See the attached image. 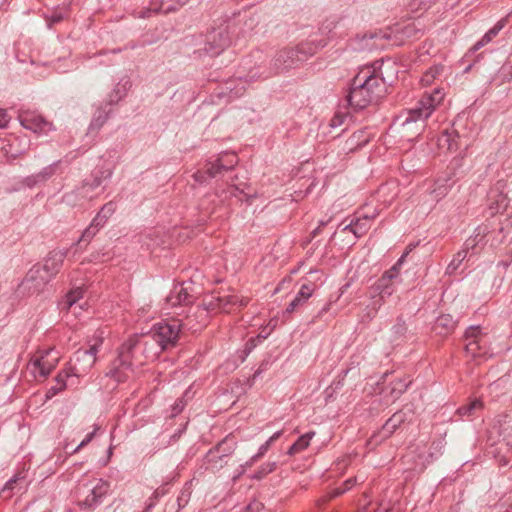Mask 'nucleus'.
<instances>
[{
    "instance_id": "nucleus-1",
    "label": "nucleus",
    "mask_w": 512,
    "mask_h": 512,
    "mask_svg": "<svg viewBox=\"0 0 512 512\" xmlns=\"http://www.w3.org/2000/svg\"><path fill=\"white\" fill-rule=\"evenodd\" d=\"M154 344L147 343L144 335L134 334L124 341L117 350V357L111 362L106 377L117 383L128 379L127 372L134 365H144L148 360L155 359Z\"/></svg>"
},
{
    "instance_id": "nucleus-2",
    "label": "nucleus",
    "mask_w": 512,
    "mask_h": 512,
    "mask_svg": "<svg viewBox=\"0 0 512 512\" xmlns=\"http://www.w3.org/2000/svg\"><path fill=\"white\" fill-rule=\"evenodd\" d=\"M109 167H96L91 174L70 192L63 195L62 201L69 206H82L84 203L97 198L104 190L103 182L112 177Z\"/></svg>"
},
{
    "instance_id": "nucleus-3",
    "label": "nucleus",
    "mask_w": 512,
    "mask_h": 512,
    "mask_svg": "<svg viewBox=\"0 0 512 512\" xmlns=\"http://www.w3.org/2000/svg\"><path fill=\"white\" fill-rule=\"evenodd\" d=\"M444 93L440 89H435L431 94H425L415 104L414 107L403 113L402 126L410 128L415 125V135L419 136L425 129V122L431 116L436 106L443 100Z\"/></svg>"
},
{
    "instance_id": "nucleus-4",
    "label": "nucleus",
    "mask_w": 512,
    "mask_h": 512,
    "mask_svg": "<svg viewBox=\"0 0 512 512\" xmlns=\"http://www.w3.org/2000/svg\"><path fill=\"white\" fill-rule=\"evenodd\" d=\"M326 45L325 40H320L317 45H314L313 42H307L301 43L295 48H284L278 51L271 60L273 73L277 74L298 66Z\"/></svg>"
},
{
    "instance_id": "nucleus-5",
    "label": "nucleus",
    "mask_w": 512,
    "mask_h": 512,
    "mask_svg": "<svg viewBox=\"0 0 512 512\" xmlns=\"http://www.w3.org/2000/svg\"><path fill=\"white\" fill-rule=\"evenodd\" d=\"M181 324L177 320L162 321L154 324L144 335L147 343L154 344L155 359L163 352L177 346L180 339Z\"/></svg>"
},
{
    "instance_id": "nucleus-6",
    "label": "nucleus",
    "mask_w": 512,
    "mask_h": 512,
    "mask_svg": "<svg viewBox=\"0 0 512 512\" xmlns=\"http://www.w3.org/2000/svg\"><path fill=\"white\" fill-rule=\"evenodd\" d=\"M394 63L387 61H375L372 70L361 71L357 75H362L361 82L367 87L369 93L378 102L387 93V86L393 82V77L386 76L389 70H394Z\"/></svg>"
},
{
    "instance_id": "nucleus-7",
    "label": "nucleus",
    "mask_w": 512,
    "mask_h": 512,
    "mask_svg": "<svg viewBox=\"0 0 512 512\" xmlns=\"http://www.w3.org/2000/svg\"><path fill=\"white\" fill-rule=\"evenodd\" d=\"M407 254L408 251H406L388 271L384 272L371 287L372 298L374 300L372 302V308L366 314L369 320L375 318L378 309L384 304L385 298L395 292L394 280L398 277L399 267Z\"/></svg>"
},
{
    "instance_id": "nucleus-8",
    "label": "nucleus",
    "mask_w": 512,
    "mask_h": 512,
    "mask_svg": "<svg viewBox=\"0 0 512 512\" xmlns=\"http://www.w3.org/2000/svg\"><path fill=\"white\" fill-rule=\"evenodd\" d=\"M237 162L238 157L235 153L225 152L220 154L215 160L208 161L205 165V170H198L193 174V178L197 183L203 184L208 178H218L231 171Z\"/></svg>"
},
{
    "instance_id": "nucleus-9",
    "label": "nucleus",
    "mask_w": 512,
    "mask_h": 512,
    "mask_svg": "<svg viewBox=\"0 0 512 512\" xmlns=\"http://www.w3.org/2000/svg\"><path fill=\"white\" fill-rule=\"evenodd\" d=\"M230 43V25L228 22H225L207 32L204 47L197 52L199 56L204 52V54L210 57H216L220 55Z\"/></svg>"
},
{
    "instance_id": "nucleus-10",
    "label": "nucleus",
    "mask_w": 512,
    "mask_h": 512,
    "mask_svg": "<svg viewBox=\"0 0 512 512\" xmlns=\"http://www.w3.org/2000/svg\"><path fill=\"white\" fill-rule=\"evenodd\" d=\"M465 352L472 359L485 360L492 354L490 352L487 334L482 331L480 326H470L464 334Z\"/></svg>"
},
{
    "instance_id": "nucleus-11",
    "label": "nucleus",
    "mask_w": 512,
    "mask_h": 512,
    "mask_svg": "<svg viewBox=\"0 0 512 512\" xmlns=\"http://www.w3.org/2000/svg\"><path fill=\"white\" fill-rule=\"evenodd\" d=\"M102 343L100 340L92 344L88 349H78L72 358L73 365L68 369L75 378L85 375L95 364L98 347Z\"/></svg>"
},
{
    "instance_id": "nucleus-12",
    "label": "nucleus",
    "mask_w": 512,
    "mask_h": 512,
    "mask_svg": "<svg viewBox=\"0 0 512 512\" xmlns=\"http://www.w3.org/2000/svg\"><path fill=\"white\" fill-rule=\"evenodd\" d=\"M361 80L362 75H356L346 95L348 105L354 110H362L372 103H377Z\"/></svg>"
},
{
    "instance_id": "nucleus-13",
    "label": "nucleus",
    "mask_w": 512,
    "mask_h": 512,
    "mask_svg": "<svg viewBox=\"0 0 512 512\" xmlns=\"http://www.w3.org/2000/svg\"><path fill=\"white\" fill-rule=\"evenodd\" d=\"M50 281L49 276H46L40 269V264H36L27 272L19 288L29 295L38 294Z\"/></svg>"
},
{
    "instance_id": "nucleus-14",
    "label": "nucleus",
    "mask_w": 512,
    "mask_h": 512,
    "mask_svg": "<svg viewBox=\"0 0 512 512\" xmlns=\"http://www.w3.org/2000/svg\"><path fill=\"white\" fill-rule=\"evenodd\" d=\"M55 352L54 348H48L45 350H39V356L31 359L28 367L31 368L32 373L35 377L40 376L42 379L47 378L51 371L55 368L59 361V353H55L53 357V363H50L49 356Z\"/></svg>"
},
{
    "instance_id": "nucleus-15",
    "label": "nucleus",
    "mask_w": 512,
    "mask_h": 512,
    "mask_svg": "<svg viewBox=\"0 0 512 512\" xmlns=\"http://www.w3.org/2000/svg\"><path fill=\"white\" fill-rule=\"evenodd\" d=\"M109 483L99 479L96 484L89 489V493L83 500L78 501V507L82 511L91 512L102 503L103 498L108 494Z\"/></svg>"
},
{
    "instance_id": "nucleus-16",
    "label": "nucleus",
    "mask_w": 512,
    "mask_h": 512,
    "mask_svg": "<svg viewBox=\"0 0 512 512\" xmlns=\"http://www.w3.org/2000/svg\"><path fill=\"white\" fill-rule=\"evenodd\" d=\"M191 284L185 286V283L174 285L169 295L166 297V303L171 307L186 306L194 302L195 297L190 292Z\"/></svg>"
},
{
    "instance_id": "nucleus-17",
    "label": "nucleus",
    "mask_w": 512,
    "mask_h": 512,
    "mask_svg": "<svg viewBox=\"0 0 512 512\" xmlns=\"http://www.w3.org/2000/svg\"><path fill=\"white\" fill-rule=\"evenodd\" d=\"M248 304L247 298H240L236 294L229 295H218L213 296L211 300L206 304L207 309H220L224 312H230L235 306H246Z\"/></svg>"
},
{
    "instance_id": "nucleus-18",
    "label": "nucleus",
    "mask_w": 512,
    "mask_h": 512,
    "mask_svg": "<svg viewBox=\"0 0 512 512\" xmlns=\"http://www.w3.org/2000/svg\"><path fill=\"white\" fill-rule=\"evenodd\" d=\"M20 124L35 133H46L51 130L52 124L46 121L41 115L30 112H23L19 115Z\"/></svg>"
},
{
    "instance_id": "nucleus-19",
    "label": "nucleus",
    "mask_w": 512,
    "mask_h": 512,
    "mask_svg": "<svg viewBox=\"0 0 512 512\" xmlns=\"http://www.w3.org/2000/svg\"><path fill=\"white\" fill-rule=\"evenodd\" d=\"M66 255L67 250H53L45 258L44 264L40 265V269L46 276H49L50 280L60 271Z\"/></svg>"
},
{
    "instance_id": "nucleus-20",
    "label": "nucleus",
    "mask_w": 512,
    "mask_h": 512,
    "mask_svg": "<svg viewBox=\"0 0 512 512\" xmlns=\"http://www.w3.org/2000/svg\"><path fill=\"white\" fill-rule=\"evenodd\" d=\"M452 175V171H446L444 175L434 181L429 192L434 201L438 202L448 194L449 190L454 185Z\"/></svg>"
},
{
    "instance_id": "nucleus-21",
    "label": "nucleus",
    "mask_w": 512,
    "mask_h": 512,
    "mask_svg": "<svg viewBox=\"0 0 512 512\" xmlns=\"http://www.w3.org/2000/svg\"><path fill=\"white\" fill-rule=\"evenodd\" d=\"M73 377H75V376L68 368L60 371L55 378L56 385L51 386L48 389V391L46 393V397L52 398L55 395H57L59 392L63 391L66 387L75 385L76 382L73 380Z\"/></svg>"
},
{
    "instance_id": "nucleus-22",
    "label": "nucleus",
    "mask_w": 512,
    "mask_h": 512,
    "mask_svg": "<svg viewBox=\"0 0 512 512\" xmlns=\"http://www.w3.org/2000/svg\"><path fill=\"white\" fill-rule=\"evenodd\" d=\"M313 292L314 284H303L294 299L287 305L285 312L292 313L303 307Z\"/></svg>"
},
{
    "instance_id": "nucleus-23",
    "label": "nucleus",
    "mask_w": 512,
    "mask_h": 512,
    "mask_svg": "<svg viewBox=\"0 0 512 512\" xmlns=\"http://www.w3.org/2000/svg\"><path fill=\"white\" fill-rule=\"evenodd\" d=\"M406 420V412L403 410L395 412L382 426L380 433L383 434V438L390 437Z\"/></svg>"
},
{
    "instance_id": "nucleus-24",
    "label": "nucleus",
    "mask_w": 512,
    "mask_h": 512,
    "mask_svg": "<svg viewBox=\"0 0 512 512\" xmlns=\"http://www.w3.org/2000/svg\"><path fill=\"white\" fill-rule=\"evenodd\" d=\"M507 24V18L500 19L491 29H489L480 40H478L469 50V53H475L487 45Z\"/></svg>"
},
{
    "instance_id": "nucleus-25",
    "label": "nucleus",
    "mask_w": 512,
    "mask_h": 512,
    "mask_svg": "<svg viewBox=\"0 0 512 512\" xmlns=\"http://www.w3.org/2000/svg\"><path fill=\"white\" fill-rule=\"evenodd\" d=\"M131 87V82L128 78H123L115 86V88L108 94L105 102L106 106H113L121 101L127 94V91Z\"/></svg>"
},
{
    "instance_id": "nucleus-26",
    "label": "nucleus",
    "mask_w": 512,
    "mask_h": 512,
    "mask_svg": "<svg viewBox=\"0 0 512 512\" xmlns=\"http://www.w3.org/2000/svg\"><path fill=\"white\" fill-rule=\"evenodd\" d=\"M489 209L492 214L503 212L507 209L509 199L507 195L500 192L498 189H492L489 193Z\"/></svg>"
},
{
    "instance_id": "nucleus-27",
    "label": "nucleus",
    "mask_w": 512,
    "mask_h": 512,
    "mask_svg": "<svg viewBox=\"0 0 512 512\" xmlns=\"http://www.w3.org/2000/svg\"><path fill=\"white\" fill-rule=\"evenodd\" d=\"M116 210L114 202L110 201L104 204L97 215L92 219L90 225L95 229L100 230L106 224L107 220L113 215Z\"/></svg>"
},
{
    "instance_id": "nucleus-28",
    "label": "nucleus",
    "mask_w": 512,
    "mask_h": 512,
    "mask_svg": "<svg viewBox=\"0 0 512 512\" xmlns=\"http://www.w3.org/2000/svg\"><path fill=\"white\" fill-rule=\"evenodd\" d=\"M171 3L166 2V0H160V5L154 8H148L145 11L141 12V17H149L151 12H163L169 13L172 11H176L180 6H183L188 2V0H170Z\"/></svg>"
},
{
    "instance_id": "nucleus-29",
    "label": "nucleus",
    "mask_w": 512,
    "mask_h": 512,
    "mask_svg": "<svg viewBox=\"0 0 512 512\" xmlns=\"http://www.w3.org/2000/svg\"><path fill=\"white\" fill-rule=\"evenodd\" d=\"M457 322L450 314H443L439 316L434 324V330L437 334L446 336L454 331Z\"/></svg>"
},
{
    "instance_id": "nucleus-30",
    "label": "nucleus",
    "mask_w": 512,
    "mask_h": 512,
    "mask_svg": "<svg viewBox=\"0 0 512 512\" xmlns=\"http://www.w3.org/2000/svg\"><path fill=\"white\" fill-rule=\"evenodd\" d=\"M460 139L461 137L455 129L446 130L439 138V145L441 147L447 146L449 151H457L461 146Z\"/></svg>"
},
{
    "instance_id": "nucleus-31",
    "label": "nucleus",
    "mask_w": 512,
    "mask_h": 512,
    "mask_svg": "<svg viewBox=\"0 0 512 512\" xmlns=\"http://www.w3.org/2000/svg\"><path fill=\"white\" fill-rule=\"evenodd\" d=\"M237 448V441L234 436L231 434L226 436L224 439H222L220 442H218L214 447L211 449L215 452H218L221 454L222 457H229L231 456Z\"/></svg>"
},
{
    "instance_id": "nucleus-32",
    "label": "nucleus",
    "mask_w": 512,
    "mask_h": 512,
    "mask_svg": "<svg viewBox=\"0 0 512 512\" xmlns=\"http://www.w3.org/2000/svg\"><path fill=\"white\" fill-rule=\"evenodd\" d=\"M106 108V104L97 108L89 125L90 132L100 130L101 127L106 123L111 113V109Z\"/></svg>"
},
{
    "instance_id": "nucleus-33",
    "label": "nucleus",
    "mask_w": 512,
    "mask_h": 512,
    "mask_svg": "<svg viewBox=\"0 0 512 512\" xmlns=\"http://www.w3.org/2000/svg\"><path fill=\"white\" fill-rule=\"evenodd\" d=\"M411 380L396 379L390 383L385 392L394 400L398 399L410 386Z\"/></svg>"
},
{
    "instance_id": "nucleus-34",
    "label": "nucleus",
    "mask_w": 512,
    "mask_h": 512,
    "mask_svg": "<svg viewBox=\"0 0 512 512\" xmlns=\"http://www.w3.org/2000/svg\"><path fill=\"white\" fill-rule=\"evenodd\" d=\"M314 435V431H310L305 433L304 435H301L288 449L287 454L289 456H293L304 451L309 446L310 441Z\"/></svg>"
},
{
    "instance_id": "nucleus-35",
    "label": "nucleus",
    "mask_w": 512,
    "mask_h": 512,
    "mask_svg": "<svg viewBox=\"0 0 512 512\" xmlns=\"http://www.w3.org/2000/svg\"><path fill=\"white\" fill-rule=\"evenodd\" d=\"M483 407L482 401L475 399L465 405H462L456 410V414L460 418H470L476 414L478 410H481Z\"/></svg>"
},
{
    "instance_id": "nucleus-36",
    "label": "nucleus",
    "mask_w": 512,
    "mask_h": 512,
    "mask_svg": "<svg viewBox=\"0 0 512 512\" xmlns=\"http://www.w3.org/2000/svg\"><path fill=\"white\" fill-rule=\"evenodd\" d=\"M204 460L213 471H218L227 464L226 458L212 449L206 453Z\"/></svg>"
},
{
    "instance_id": "nucleus-37",
    "label": "nucleus",
    "mask_w": 512,
    "mask_h": 512,
    "mask_svg": "<svg viewBox=\"0 0 512 512\" xmlns=\"http://www.w3.org/2000/svg\"><path fill=\"white\" fill-rule=\"evenodd\" d=\"M236 81L237 80H232V79L226 81L224 84V87L220 88L219 90H218V88L215 89L213 94L216 97H218L219 99L225 98V97H227L228 99H231V98L237 96L239 91L234 92V90L236 89V86H235Z\"/></svg>"
},
{
    "instance_id": "nucleus-38",
    "label": "nucleus",
    "mask_w": 512,
    "mask_h": 512,
    "mask_svg": "<svg viewBox=\"0 0 512 512\" xmlns=\"http://www.w3.org/2000/svg\"><path fill=\"white\" fill-rule=\"evenodd\" d=\"M24 476H22L21 473L15 474L12 478H10L4 485V487L1 490V496L3 498H11L14 494V489L17 486L18 482L20 480H23Z\"/></svg>"
},
{
    "instance_id": "nucleus-39",
    "label": "nucleus",
    "mask_w": 512,
    "mask_h": 512,
    "mask_svg": "<svg viewBox=\"0 0 512 512\" xmlns=\"http://www.w3.org/2000/svg\"><path fill=\"white\" fill-rule=\"evenodd\" d=\"M408 331V327L403 316H398L396 318V323L392 326L391 332L393 335V340H398L406 335Z\"/></svg>"
},
{
    "instance_id": "nucleus-40",
    "label": "nucleus",
    "mask_w": 512,
    "mask_h": 512,
    "mask_svg": "<svg viewBox=\"0 0 512 512\" xmlns=\"http://www.w3.org/2000/svg\"><path fill=\"white\" fill-rule=\"evenodd\" d=\"M167 485H168V483L160 486L153 492L152 496L148 500V503L146 505L144 512H150L153 509V507L156 505L157 501L161 497H163L164 495H166L168 493Z\"/></svg>"
},
{
    "instance_id": "nucleus-41",
    "label": "nucleus",
    "mask_w": 512,
    "mask_h": 512,
    "mask_svg": "<svg viewBox=\"0 0 512 512\" xmlns=\"http://www.w3.org/2000/svg\"><path fill=\"white\" fill-rule=\"evenodd\" d=\"M467 257V251L466 250H460L456 255H454L451 262L448 264L446 268V274L452 275L454 274L461 263L465 260Z\"/></svg>"
},
{
    "instance_id": "nucleus-42",
    "label": "nucleus",
    "mask_w": 512,
    "mask_h": 512,
    "mask_svg": "<svg viewBox=\"0 0 512 512\" xmlns=\"http://www.w3.org/2000/svg\"><path fill=\"white\" fill-rule=\"evenodd\" d=\"M276 462H268L261 465V467L255 471V473L251 476L252 480H262L265 476L272 473L276 469Z\"/></svg>"
},
{
    "instance_id": "nucleus-43",
    "label": "nucleus",
    "mask_w": 512,
    "mask_h": 512,
    "mask_svg": "<svg viewBox=\"0 0 512 512\" xmlns=\"http://www.w3.org/2000/svg\"><path fill=\"white\" fill-rule=\"evenodd\" d=\"M57 165V162L53 163L44 167L39 173H37V177L40 179V181L45 182L50 179L55 174Z\"/></svg>"
},
{
    "instance_id": "nucleus-44",
    "label": "nucleus",
    "mask_w": 512,
    "mask_h": 512,
    "mask_svg": "<svg viewBox=\"0 0 512 512\" xmlns=\"http://www.w3.org/2000/svg\"><path fill=\"white\" fill-rule=\"evenodd\" d=\"M99 230L95 229L93 226L89 225L82 233L78 245H81V243L88 244L94 236L98 233Z\"/></svg>"
},
{
    "instance_id": "nucleus-45",
    "label": "nucleus",
    "mask_w": 512,
    "mask_h": 512,
    "mask_svg": "<svg viewBox=\"0 0 512 512\" xmlns=\"http://www.w3.org/2000/svg\"><path fill=\"white\" fill-rule=\"evenodd\" d=\"M82 297H83V290L81 288H76L67 294L66 302H67L68 306L71 307Z\"/></svg>"
},
{
    "instance_id": "nucleus-46",
    "label": "nucleus",
    "mask_w": 512,
    "mask_h": 512,
    "mask_svg": "<svg viewBox=\"0 0 512 512\" xmlns=\"http://www.w3.org/2000/svg\"><path fill=\"white\" fill-rule=\"evenodd\" d=\"M263 340V337H261L260 335H258L257 337L255 338H250L246 345H245V349H244V354L245 356L242 358L243 360L245 359V357L257 346L258 343H260L261 341Z\"/></svg>"
},
{
    "instance_id": "nucleus-47",
    "label": "nucleus",
    "mask_w": 512,
    "mask_h": 512,
    "mask_svg": "<svg viewBox=\"0 0 512 512\" xmlns=\"http://www.w3.org/2000/svg\"><path fill=\"white\" fill-rule=\"evenodd\" d=\"M368 218H364V222L361 219H356L355 227H354V235L356 237H361L366 232V221Z\"/></svg>"
},
{
    "instance_id": "nucleus-48",
    "label": "nucleus",
    "mask_w": 512,
    "mask_h": 512,
    "mask_svg": "<svg viewBox=\"0 0 512 512\" xmlns=\"http://www.w3.org/2000/svg\"><path fill=\"white\" fill-rule=\"evenodd\" d=\"M99 428L100 427L98 425H94V430L86 435V437L76 447L74 452L79 451L81 448L85 447L88 443H90L92 441V439L94 438L96 432L99 430Z\"/></svg>"
},
{
    "instance_id": "nucleus-49",
    "label": "nucleus",
    "mask_w": 512,
    "mask_h": 512,
    "mask_svg": "<svg viewBox=\"0 0 512 512\" xmlns=\"http://www.w3.org/2000/svg\"><path fill=\"white\" fill-rule=\"evenodd\" d=\"M390 36L382 31L367 32L363 35V39H389Z\"/></svg>"
},
{
    "instance_id": "nucleus-50",
    "label": "nucleus",
    "mask_w": 512,
    "mask_h": 512,
    "mask_svg": "<svg viewBox=\"0 0 512 512\" xmlns=\"http://www.w3.org/2000/svg\"><path fill=\"white\" fill-rule=\"evenodd\" d=\"M186 406V401L183 398H179L175 401L174 405L172 406V416H177L180 414L184 407Z\"/></svg>"
},
{
    "instance_id": "nucleus-51",
    "label": "nucleus",
    "mask_w": 512,
    "mask_h": 512,
    "mask_svg": "<svg viewBox=\"0 0 512 512\" xmlns=\"http://www.w3.org/2000/svg\"><path fill=\"white\" fill-rule=\"evenodd\" d=\"M346 118V114L336 113L330 120V127L336 128L341 126Z\"/></svg>"
},
{
    "instance_id": "nucleus-52",
    "label": "nucleus",
    "mask_w": 512,
    "mask_h": 512,
    "mask_svg": "<svg viewBox=\"0 0 512 512\" xmlns=\"http://www.w3.org/2000/svg\"><path fill=\"white\" fill-rule=\"evenodd\" d=\"M478 245L479 241H476L475 238L470 237L465 241L462 250H466L467 253L471 250L472 253H475V249L477 248Z\"/></svg>"
},
{
    "instance_id": "nucleus-53",
    "label": "nucleus",
    "mask_w": 512,
    "mask_h": 512,
    "mask_svg": "<svg viewBox=\"0 0 512 512\" xmlns=\"http://www.w3.org/2000/svg\"><path fill=\"white\" fill-rule=\"evenodd\" d=\"M23 183L29 187V188H32L34 186H36L38 183H41L40 179L37 177V174H34V175H30L28 177H26L23 181Z\"/></svg>"
},
{
    "instance_id": "nucleus-54",
    "label": "nucleus",
    "mask_w": 512,
    "mask_h": 512,
    "mask_svg": "<svg viewBox=\"0 0 512 512\" xmlns=\"http://www.w3.org/2000/svg\"><path fill=\"white\" fill-rule=\"evenodd\" d=\"M263 508V504L258 501H253L245 508V512H259Z\"/></svg>"
},
{
    "instance_id": "nucleus-55",
    "label": "nucleus",
    "mask_w": 512,
    "mask_h": 512,
    "mask_svg": "<svg viewBox=\"0 0 512 512\" xmlns=\"http://www.w3.org/2000/svg\"><path fill=\"white\" fill-rule=\"evenodd\" d=\"M486 232H487V228L484 227H478L476 230H475V235L471 236L472 238H475L476 241H479V244L483 241L485 235H486Z\"/></svg>"
},
{
    "instance_id": "nucleus-56",
    "label": "nucleus",
    "mask_w": 512,
    "mask_h": 512,
    "mask_svg": "<svg viewBox=\"0 0 512 512\" xmlns=\"http://www.w3.org/2000/svg\"><path fill=\"white\" fill-rule=\"evenodd\" d=\"M268 366H269V361L268 360L262 361V363L260 364L258 369L253 374V380H255L257 377H259L261 375V373L266 371Z\"/></svg>"
},
{
    "instance_id": "nucleus-57",
    "label": "nucleus",
    "mask_w": 512,
    "mask_h": 512,
    "mask_svg": "<svg viewBox=\"0 0 512 512\" xmlns=\"http://www.w3.org/2000/svg\"><path fill=\"white\" fill-rule=\"evenodd\" d=\"M7 111L0 109V128H5L9 122Z\"/></svg>"
},
{
    "instance_id": "nucleus-58",
    "label": "nucleus",
    "mask_w": 512,
    "mask_h": 512,
    "mask_svg": "<svg viewBox=\"0 0 512 512\" xmlns=\"http://www.w3.org/2000/svg\"><path fill=\"white\" fill-rule=\"evenodd\" d=\"M270 446H271V444L268 441H266L264 444H262L259 447V450L255 455L260 459L261 457H263L265 455V453L268 451Z\"/></svg>"
},
{
    "instance_id": "nucleus-59",
    "label": "nucleus",
    "mask_w": 512,
    "mask_h": 512,
    "mask_svg": "<svg viewBox=\"0 0 512 512\" xmlns=\"http://www.w3.org/2000/svg\"><path fill=\"white\" fill-rule=\"evenodd\" d=\"M189 495H190V492H188L186 490H183L181 492V495L177 499L179 507H182L185 505V503L187 502L186 497H188Z\"/></svg>"
},
{
    "instance_id": "nucleus-60",
    "label": "nucleus",
    "mask_w": 512,
    "mask_h": 512,
    "mask_svg": "<svg viewBox=\"0 0 512 512\" xmlns=\"http://www.w3.org/2000/svg\"><path fill=\"white\" fill-rule=\"evenodd\" d=\"M432 72H434V69H429L424 76L422 77V81L426 84H429L434 79V75H432Z\"/></svg>"
},
{
    "instance_id": "nucleus-61",
    "label": "nucleus",
    "mask_w": 512,
    "mask_h": 512,
    "mask_svg": "<svg viewBox=\"0 0 512 512\" xmlns=\"http://www.w3.org/2000/svg\"><path fill=\"white\" fill-rule=\"evenodd\" d=\"M259 458L256 455H253L245 464L240 465V468L251 467L255 462H257Z\"/></svg>"
},
{
    "instance_id": "nucleus-62",
    "label": "nucleus",
    "mask_w": 512,
    "mask_h": 512,
    "mask_svg": "<svg viewBox=\"0 0 512 512\" xmlns=\"http://www.w3.org/2000/svg\"><path fill=\"white\" fill-rule=\"evenodd\" d=\"M355 482H356V479H355V478H350V479L346 480V481L344 482V488H345V490H349V489H351V487L355 484Z\"/></svg>"
},
{
    "instance_id": "nucleus-63",
    "label": "nucleus",
    "mask_w": 512,
    "mask_h": 512,
    "mask_svg": "<svg viewBox=\"0 0 512 512\" xmlns=\"http://www.w3.org/2000/svg\"><path fill=\"white\" fill-rule=\"evenodd\" d=\"M282 435V431H277L275 432L267 441L272 444L274 441H276L277 439L280 438V436Z\"/></svg>"
},
{
    "instance_id": "nucleus-64",
    "label": "nucleus",
    "mask_w": 512,
    "mask_h": 512,
    "mask_svg": "<svg viewBox=\"0 0 512 512\" xmlns=\"http://www.w3.org/2000/svg\"><path fill=\"white\" fill-rule=\"evenodd\" d=\"M354 227H355V222L351 221V223L347 224L344 228H343V231H350L354 234Z\"/></svg>"
}]
</instances>
